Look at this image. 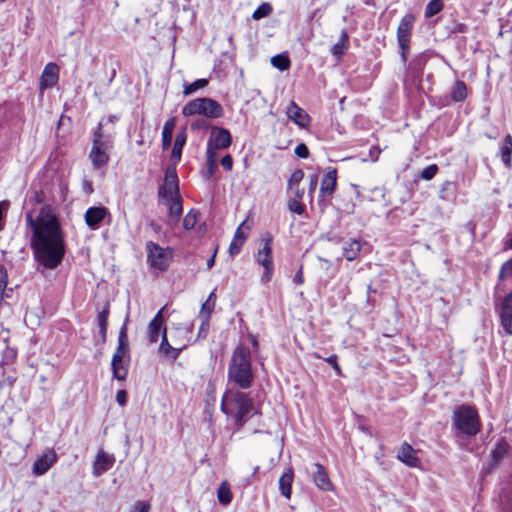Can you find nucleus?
<instances>
[{
	"mask_svg": "<svg viewBox=\"0 0 512 512\" xmlns=\"http://www.w3.org/2000/svg\"><path fill=\"white\" fill-rule=\"evenodd\" d=\"M231 134L227 129L215 127L211 130L208 144L218 148L226 149L231 145Z\"/></svg>",
	"mask_w": 512,
	"mask_h": 512,
	"instance_id": "a211bd4d",
	"label": "nucleus"
},
{
	"mask_svg": "<svg viewBox=\"0 0 512 512\" xmlns=\"http://www.w3.org/2000/svg\"><path fill=\"white\" fill-rule=\"evenodd\" d=\"M304 173L301 169L295 170L288 180V189L292 191L295 198L302 199L304 190L300 188V182L303 180Z\"/></svg>",
	"mask_w": 512,
	"mask_h": 512,
	"instance_id": "bb28decb",
	"label": "nucleus"
},
{
	"mask_svg": "<svg viewBox=\"0 0 512 512\" xmlns=\"http://www.w3.org/2000/svg\"><path fill=\"white\" fill-rule=\"evenodd\" d=\"M109 216V211L104 206H93L89 207L84 215L86 225L91 230H97L100 228L101 222Z\"/></svg>",
	"mask_w": 512,
	"mask_h": 512,
	"instance_id": "f8f14e48",
	"label": "nucleus"
},
{
	"mask_svg": "<svg viewBox=\"0 0 512 512\" xmlns=\"http://www.w3.org/2000/svg\"><path fill=\"white\" fill-rule=\"evenodd\" d=\"M7 286V271L6 268L0 264V293L4 294Z\"/></svg>",
	"mask_w": 512,
	"mask_h": 512,
	"instance_id": "5fc2aeb1",
	"label": "nucleus"
},
{
	"mask_svg": "<svg viewBox=\"0 0 512 512\" xmlns=\"http://www.w3.org/2000/svg\"><path fill=\"white\" fill-rule=\"evenodd\" d=\"M498 507L500 512H512V479L501 487Z\"/></svg>",
	"mask_w": 512,
	"mask_h": 512,
	"instance_id": "4be33fe9",
	"label": "nucleus"
},
{
	"mask_svg": "<svg viewBox=\"0 0 512 512\" xmlns=\"http://www.w3.org/2000/svg\"><path fill=\"white\" fill-rule=\"evenodd\" d=\"M164 183L178 186V176H177L176 168L174 166L167 167L165 176H164Z\"/></svg>",
	"mask_w": 512,
	"mask_h": 512,
	"instance_id": "a18cd8bd",
	"label": "nucleus"
},
{
	"mask_svg": "<svg viewBox=\"0 0 512 512\" xmlns=\"http://www.w3.org/2000/svg\"><path fill=\"white\" fill-rule=\"evenodd\" d=\"M57 461V455L54 450L45 451L36 459L33 464L32 472L37 476L44 475Z\"/></svg>",
	"mask_w": 512,
	"mask_h": 512,
	"instance_id": "ddd939ff",
	"label": "nucleus"
},
{
	"mask_svg": "<svg viewBox=\"0 0 512 512\" xmlns=\"http://www.w3.org/2000/svg\"><path fill=\"white\" fill-rule=\"evenodd\" d=\"M184 116L202 115L207 118H219L223 115V107L212 98H197L189 101L182 109Z\"/></svg>",
	"mask_w": 512,
	"mask_h": 512,
	"instance_id": "423d86ee",
	"label": "nucleus"
},
{
	"mask_svg": "<svg viewBox=\"0 0 512 512\" xmlns=\"http://www.w3.org/2000/svg\"><path fill=\"white\" fill-rule=\"evenodd\" d=\"M217 498L222 505H228L231 503L233 495L230 486L226 481L220 484L217 490Z\"/></svg>",
	"mask_w": 512,
	"mask_h": 512,
	"instance_id": "c9c22d12",
	"label": "nucleus"
},
{
	"mask_svg": "<svg viewBox=\"0 0 512 512\" xmlns=\"http://www.w3.org/2000/svg\"><path fill=\"white\" fill-rule=\"evenodd\" d=\"M26 225L31 233L34 260L45 269L57 268L66 252L64 232L57 217L46 209H42L36 218L28 212Z\"/></svg>",
	"mask_w": 512,
	"mask_h": 512,
	"instance_id": "f257e3e1",
	"label": "nucleus"
},
{
	"mask_svg": "<svg viewBox=\"0 0 512 512\" xmlns=\"http://www.w3.org/2000/svg\"><path fill=\"white\" fill-rule=\"evenodd\" d=\"M147 261L149 265L158 271H166L172 261L173 251L168 247H161L152 241L146 244Z\"/></svg>",
	"mask_w": 512,
	"mask_h": 512,
	"instance_id": "0eeeda50",
	"label": "nucleus"
},
{
	"mask_svg": "<svg viewBox=\"0 0 512 512\" xmlns=\"http://www.w3.org/2000/svg\"><path fill=\"white\" fill-rule=\"evenodd\" d=\"M219 149L207 143L206 150V162H215L218 160V151Z\"/></svg>",
	"mask_w": 512,
	"mask_h": 512,
	"instance_id": "603ef678",
	"label": "nucleus"
},
{
	"mask_svg": "<svg viewBox=\"0 0 512 512\" xmlns=\"http://www.w3.org/2000/svg\"><path fill=\"white\" fill-rule=\"evenodd\" d=\"M337 359H338V358H337V355L332 354V355H330L329 357H327V358L325 359V361H326L327 363H329L331 366H333L334 364H336V363H337Z\"/></svg>",
	"mask_w": 512,
	"mask_h": 512,
	"instance_id": "e2e57ef3",
	"label": "nucleus"
},
{
	"mask_svg": "<svg viewBox=\"0 0 512 512\" xmlns=\"http://www.w3.org/2000/svg\"><path fill=\"white\" fill-rule=\"evenodd\" d=\"M299 199H290L288 201V209L293 212V213H296L298 215H301L303 214L304 210H305V207L303 204H301L299 201Z\"/></svg>",
	"mask_w": 512,
	"mask_h": 512,
	"instance_id": "8fccbe9b",
	"label": "nucleus"
},
{
	"mask_svg": "<svg viewBox=\"0 0 512 512\" xmlns=\"http://www.w3.org/2000/svg\"><path fill=\"white\" fill-rule=\"evenodd\" d=\"M201 320V325H200V328H199V336L203 333L204 336L207 334L208 332V329H209V321H204V319H200Z\"/></svg>",
	"mask_w": 512,
	"mask_h": 512,
	"instance_id": "680f3d73",
	"label": "nucleus"
},
{
	"mask_svg": "<svg viewBox=\"0 0 512 512\" xmlns=\"http://www.w3.org/2000/svg\"><path fill=\"white\" fill-rule=\"evenodd\" d=\"M511 276H512V258L502 264L498 277L500 280H504Z\"/></svg>",
	"mask_w": 512,
	"mask_h": 512,
	"instance_id": "de8ad7c7",
	"label": "nucleus"
},
{
	"mask_svg": "<svg viewBox=\"0 0 512 512\" xmlns=\"http://www.w3.org/2000/svg\"><path fill=\"white\" fill-rule=\"evenodd\" d=\"M500 157L507 169L512 167V137L506 135L500 148Z\"/></svg>",
	"mask_w": 512,
	"mask_h": 512,
	"instance_id": "cd10ccee",
	"label": "nucleus"
},
{
	"mask_svg": "<svg viewBox=\"0 0 512 512\" xmlns=\"http://www.w3.org/2000/svg\"><path fill=\"white\" fill-rule=\"evenodd\" d=\"M59 66L56 63H48L41 74L40 78V90H46L57 84L59 80Z\"/></svg>",
	"mask_w": 512,
	"mask_h": 512,
	"instance_id": "2eb2a0df",
	"label": "nucleus"
},
{
	"mask_svg": "<svg viewBox=\"0 0 512 512\" xmlns=\"http://www.w3.org/2000/svg\"><path fill=\"white\" fill-rule=\"evenodd\" d=\"M215 302H216V293L215 291H212L208 299L202 304L200 312H199V319H204V321H209L211 314L215 308Z\"/></svg>",
	"mask_w": 512,
	"mask_h": 512,
	"instance_id": "473e14b6",
	"label": "nucleus"
},
{
	"mask_svg": "<svg viewBox=\"0 0 512 512\" xmlns=\"http://www.w3.org/2000/svg\"><path fill=\"white\" fill-rule=\"evenodd\" d=\"M443 9L442 0H431L425 9V16L432 17L438 14Z\"/></svg>",
	"mask_w": 512,
	"mask_h": 512,
	"instance_id": "79ce46f5",
	"label": "nucleus"
},
{
	"mask_svg": "<svg viewBox=\"0 0 512 512\" xmlns=\"http://www.w3.org/2000/svg\"><path fill=\"white\" fill-rule=\"evenodd\" d=\"M244 229H246L247 231L250 230V227L245 225V221H243L237 227L233 239L229 245V254L231 256H235L240 252L242 246L244 245L247 239L248 232H245Z\"/></svg>",
	"mask_w": 512,
	"mask_h": 512,
	"instance_id": "aec40b11",
	"label": "nucleus"
},
{
	"mask_svg": "<svg viewBox=\"0 0 512 512\" xmlns=\"http://www.w3.org/2000/svg\"><path fill=\"white\" fill-rule=\"evenodd\" d=\"M317 184H318V175L317 174H312L309 177V187H308V196L311 199H312L313 194H314V192L316 190Z\"/></svg>",
	"mask_w": 512,
	"mask_h": 512,
	"instance_id": "864d4df0",
	"label": "nucleus"
},
{
	"mask_svg": "<svg viewBox=\"0 0 512 512\" xmlns=\"http://www.w3.org/2000/svg\"><path fill=\"white\" fill-rule=\"evenodd\" d=\"M158 196L162 202L170 201L176 197H180L179 186L163 183V185L160 186V188H159Z\"/></svg>",
	"mask_w": 512,
	"mask_h": 512,
	"instance_id": "2f4dec72",
	"label": "nucleus"
},
{
	"mask_svg": "<svg viewBox=\"0 0 512 512\" xmlns=\"http://www.w3.org/2000/svg\"><path fill=\"white\" fill-rule=\"evenodd\" d=\"M188 334L189 331L186 328H175L171 334L173 343L175 344V341H185L188 344Z\"/></svg>",
	"mask_w": 512,
	"mask_h": 512,
	"instance_id": "49530a36",
	"label": "nucleus"
},
{
	"mask_svg": "<svg viewBox=\"0 0 512 512\" xmlns=\"http://www.w3.org/2000/svg\"><path fill=\"white\" fill-rule=\"evenodd\" d=\"M115 462V457L112 454L99 450L96 454L95 461L93 463V475L96 477L101 476L112 468Z\"/></svg>",
	"mask_w": 512,
	"mask_h": 512,
	"instance_id": "dca6fc26",
	"label": "nucleus"
},
{
	"mask_svg": "<svg viewBox=\"0 0 512 512\" xmlns=\"http://www.w3.org/2000/svg\"><path fill=\"white\" fill-rule=\"evenodd\" d=\"M295 154L300 158L306 159L309 156V150L305 144L301 143L296 146Z\"/></svg>",
	"mask_w": 512,
	"mask_h": 512,
	"instance_id": "4d7b16f0",
	"label": "nucleus"
},
{
	"mask_svg": "<svg viewBox=\"0 0 512 512\" xmlns=\"http://www.w3.org/2000/svg\"><path fill=\"white\" fill-rule=\"evenodd\" d=\"M273 11L270 3H262L252 14L254 20H260L264 17L269 16Z\"/></svg>",
	"mask_w": 512,
	"mask_h": 512,
	"instance_id": "a19ab883",
	"label": "nucleus"
},
{
	"mask_svg": "<svg viewBox=\"0 0 512 512\" xmlns=\"http://www.w3.org/2000/svg\"><path fill=\"white\" fill-rule=\"evenodd\" d=\"M453 426L466 436L479 433L481 425L475 408L469 405H460L453 411Z\"/></svg>",
	"mask_w": 512,
	"mask_h": 512,
	"instance_id": "39448f33",
	"label": "nucleus"
},
{
	"mask_svg": "<svg viewBox=\"0 0 512 512\" xmlns=\"http://www.w3.org/2000/svg\"><path fill=\"white\" fill-rule=\"evenodd\" d=\"M337 185L336 169H330L324 175L320 185V195H332Z\"/></svg>",
	"mask_w": 512,
	"mask_h": 512,
	"instance_id": "393cba45",
	"label": "nucleus"
},
{
	"mask_svg": "<svg viewBox=\"0 0 512 512\" xmlns=\"http://www.w3.org/2000/svg\"><path fill=\"white\" fill-rule=\"evenodd\" d=\"M221 410L231 416L237 424L242 425L253 410V401L244 392L229 390L222 397Z\"/></svg>",
	"mask_w": 512,
	"mask_h": 512,
	"instance_id": "7ed1b4c3",
	"label": "nucleus"
},
{
	"mask_svg": "<svg viewBox=\"0 0 512 512\" xmlns=\"http://www.w3.org/2000/svg\"><path fill=\"white\" fill-rule=\"evenodd\" d=\"M215 258H216V250L211 255V257L207 260V267L212 268L215 264Z\"/></svg>",
	"mask_w": 512,
	"mask_h": 512,
	"instance_id": "69168bd1",
	"label": "nucleus"
},
{
	"mask_svg": "<svg viewBox=\"0 0 512 512\" xmlns=\"http://www.w3.org/2000/svg\"><path fill=\"white\" fill-rule=\"evenodd\" d=\"M455 184L453 182L447 181L442 186V192L449 190L451 187H454Z\"/></svg>",
	"mask_w": 512,
	"mask_h": 512,
	"instance_id": "338daca9",
	"label": "nucleus"
},
{
	"mask_svg": "<svg viewBox=\"0 0 512 512\" xmlns=\"http://www.w3.org/2000/svg\"><path fill=\"white\" fill-rule=\"evenodd\" d=\"M187 133L185 129L179 131L176 135L174 145L171 152V158L175 162H179L181 159L182 149L186 143Z\"/></svg>",
	"mask_w": 512,
	"mask_h": 512,
	"instance_id": "c85d7f7f",
	"label": "nucleus"
},
{
	"mask_svg": "<svg viewBox=\"0 0 512 512\" xmlns=\"http://www.w3.org/2000/svg\"><path fill=\"white\" fill-rule=\"evenodd\" d=\"M295 281H296L298 284H302V283L304 282L303 273H302V269H301V268H300V269H299V271L296 273Z\"/></svg>",
	"mask_w": 512,
	"mask_h": 512,
	"instance_id": "0e129e2a",
	"label": "nucleus"
},
{
	"mask_svg": "<svg viewBox=\"0 0 512 512\" xmlns=\"http://www.w3.org/2000/svg\"><path fill=\"white\" fill-rule=\"evenodd\" d=\"M207 85H208L207 79H204V78L197 79L196 81L185 85L183 93H184V95H190V94L196 92L197 90L206 87Z\"/></svg>",
	"mask_w": 512,
	"mask_h": 512,
	"instance_id": "ea45409f",
	"label": "nucleus"
},
{
	"mask_svg": "<svg viewBox=\"0 0 512 512\" xmlns=\"http://www.w3.org/2000/svg\"><path fill=\"white\" fill-rule=\"evenodd\" d=\"M103 125V121H100L97 130L94 132L92 148L89 154L93 167L96 169L108 163V151L113 146L112 132L104 133Z\"/></svg>",
	"mask_w": 512,
	"mask_h": 512,
	"instance_id": "20e7f679",
	"label": "nucleus"
},
{
	"mask_svg": "<svg viewBox=\"0 0 512 512\" xmlns=\"http://www.w3.org/2000/svg\"><path fill=\"white\" fill-rule=\"evenodd\" d=\"M293 480H294L293 469L287 468V470L280 476L279 481H278L280 493L287 500L291 499Z\"/></svg>",
	"mask_w": 512,
	"mask_h": 512,
	"instance_id": "b1692460",
	"label": "nucleus"
},
{
	"mask_svg": "<svg viewBox=\"0 0 512 512\" xmlns=\"http://www.w3.org/2000/svg\"><path fill=\"white\" fill-rule=\"evenodd\" d=\"M249 338H250L251 344L256 348L258 346L257 338L252 334L249 335Z\"/></svg>",
	"mask_w": 512,
	"mask_h": 512,
	"instance_id": "774afa93",
	"label": "nucleus"
},
{
	"mask_svg": "<svg viewBox=\"0 0 512 512\" xmlns=\"http://www.w3.org/2000/svg\"><path fill=\"white\" fill-rule=\"evenodd\" d=\"M150 510V504L146 501H138L134 504L131 512H148Z\"/></svg>",
	"mask_w": 512,
	"mask_h": 512,
	"instance_id": "6e6d98bb",
	"label": "nucleus"
},
{
	"mask_svg": "<svg viewBox=\"0 0 512 512\" xmlns=\"http://www.w3.org/2000/svg\"><path fill=\"white\" fill-rule=\"evenodd\" d=\"M397 458L399 461L407 465L408 467H418L420 465V460L417 457L416 451L414 448L408 444L403 443L398 451Z\"/></svg>",
	"mask_w": 512,
	"mask_h": 512,
	"instance_id": "412c9836",
	"label": "nucleus"
},
{
	"mask_svg": "<svg viewBox=\"0 0 512 512\" xmlns=\"http://www.w3.org/2000/svg\"><path fill=\"white\" fill-rule=\"evenodd\" d=\"M229 381L241 389H248L253 382L251 352L248 347L239 344L233 351L228 367Z\"/></svg>",
	"mask_w": 512,
	"mask_h": 512,
	"instance_id": "f03ea898",
	"label": "nucleus"
},
{
	"mask_svg": "<svg viewBox=\"0 0 512 512\" xmlns=\"http://www.w3.org/2000/svg\"><path fill=\"white\" fill-rule=\"evenodd\" d=\"M437 172H438V166L436 164H431L422 170L421 178L429 181L434 178V176L437 174Z\"/></svg>",
	"mask_w": 512,
	"mask_h": 512,
	"instance_id": "09e8293b",
	"label": "nucleus"
},
{
	"mask_svg": "<svg viewBox=\"0 0 512 512\" xmlns=\"http://www.w3.org/2000/svg\"><path fill=\"white\" fill-rule=\"evenodd\" d=\"M108 316H109V305L106 304L104 308L98 312L97 322L100 330V336L103 342L106 341V333L108 326Z\"/></svg>",
	"mask_w": 512,
	"mask_h": 512,
	"instance_id": "f704fd0d",
	"label": "nucleus"
},
{
	"mask_svg": "<svg viewBox=\"0 0 512 512\" xmlns=\"http://www.w3.org/2000/svg\"><path fill=\"white\" fill-rule=\"evenodd\" d=\"M104 125H103V131L104 133L112 132V135L114 134V124L117 121V117L115 115H109L106 119H102Z\"/></svg>",
	"mask_w": 512,
	"mask_h": 512,
	"instance_id": "3c124183",
	"label": "nucleus"
},
{
	"mask_svg": "<svg viewBox=\"0 0 512 512\" xmlns=\"http://www.w3.org/2000/svg\"><path fill=\"white\" fill-rule=\"evenodd\" d=\"M176 120L175 118H170L167 120L163 126L162 130V148L164 150L168 149L172 142L173 131L175 128Z\"/></svg>",
	"mask_w": 512,
	"mask_h": 512,
	"instance_id": "72a5a7b5",
	"label": "nucleus"
},
{
	"mask_svg": "<svg viewBox=\"0 0 512 512\" xmlns=\"http://www.w3.org/2000/svg\"><path fill=\"white\" fill-rule=\"evenodd\" d=\"M271 64L280 71H285L290 67V60L287 56L280 54L271 58Z\"/></svg>",
	"mask_w": 512,
	"mask_h": 512,
	"instance_id": "58836bf2",
	"label": "nucleus"
},
{
	"mask_svg": "<svg viewBox=\"0 0 512 512\" xmlns=\"http://www.w3.org/2000/svg\"><path fill=\"white\" fill-rule=\"evenodd\" d=\"M343 255L348 261H353L358 258L361 251V243L358 240H350L343 246Z\"/></svg>",
	"mask_w": 512,
	"mask_h": 512,
	"instance_id": "7c9ffc66",
	"label": "nucleus"
},
{
	"mask_svg": "<svg viewBox=\"0 0 512 512\" xmlns=\"http://www.w3.org/2000/svg\"><path fill=\"white\" fill-rule=\"evenodd\" d=\"M313 471L311 473L314 484L318 489L322 491H332L334 486L329 479L327 470L320 463H315L313 465Z\"/></svg>",
	"mask_w": 512,
	"mask_h": 512,
	"instance_id": "f3484780",
	"label": "nucleus"
},
{
	"mask_svg": "<svg viewBox=\"0 0 512 512\" xmlns=\"http://www.w3.org/2000/svg\"><path fill=\"white\" fill-rule=\"evenodd\" d=\"M116 401L120 406H125L127 403V393L125 390H119L116 394Z\"/></svg>",
	"mask_w": 512,
	"mask_h": 512,
	"instance_id": "13d9d810",
	"label": "nucleus"
},
{
	"mask_svg": "<svg viewBox=\"0 0 512 512\" xmlns=\"http://www.w3.org/2000/svg\"><path fill=\"white\" fill-rule=\"evenodd\" d=\"M263 241V247L255 255V261L264 268L261 281L267 283L271 280L274 271V261L272 256V238L269 236Z\"/></svg>",
	"mask_w": 512,
	"mask_h": 512,
	"instance_id": "6e6552de",
	"label": "nucleus"
},
{
	"mask_svg": "<svg viewBox=\"0 0 512 512\" xmlns=\"http://www.w3.org/2000/svg\"><path fill=\"white\" fill-rule=\"evenodd\" d=\"M508 444L504 440H500L495 448L492 450L490 454V459L488 461V467L494 468L496 467L504 458V456L508 452Z\"/></svg>",
	"mask_w": 512,
	"mask_h": 512,
	"instance_id": "a878e982",
	"label": "nucleus"
},
{
	"mask_svg": "<svg viewBox=\"0 0 512 512\" xmlns=\"http://www.w3.org/2000/svg\"><path fill=\"white\" fill-rule=\"evenodd\" d=\"M221 165L224 169L226 170H231L232 169V166H233V159L230 155H225L222 159H221Z\"/></svg>",
	"mask_w": 512,
	"mask_h": 512,
	"instance_id": "bf43d9fd",
	"label": "nucleus"
},
{
	"mask_svg": "<svg viewBox=\"0 0 512 512\" xmlns=\"http://www.w3.org/2000/svg\"><path fill=\"white\" fill-rule=\"evenodd\" d=\"M414 16L406 14L400 21L397 28V41L401 48V58L405 62L407 59V52L409 50V43L411 39V31L414 24Z\"/></svg>",
	"mask_w": 512,
	"mask_h": 512,
	"instance_id": "1a4fd4ad",
	"label": "nucleus"
},
{
	"mask_svg": "<svg viewBox=\"0 0 512 512\" xmlns=\"http://www.w3.org/2000/svg\"><path fill=\"white\" fill-rule=\"evenodd\" d=\"M286 115L288 119L293 121L299 128H307L310 125V116L294 101L289 103L286 109Z\"/></svg>",
	"mask_w": 512,
	"mask_h": 512,
	"instance_id": "4468645a",
	"label": "nucleus"
},
{
	"mask_svg": "<svg viewBox=\"0 0 512 512\" xmlns=\"http://www.w3.org/2000/svg\"><path fill=\"white\" fill-rule=\"evenodd\" d=\"M467 97V86L461 81L457 80L451 92V98L455 102H462Z\"/></svg>",
	"mask_w": 512,
	"mask_h": 512,
	"instance_id": "e433bc0d",
	"label": "nucleus"
},
{
	"mask_svg": "<svg viewBox=\"0 0 512 512\" xmlns=\"http://www.w3.org/2000/svg\"><path fill=\"white\" fill-rule=\"evenodd\" d=\"M197 221H198V212L191 210L185 215V217L183 219V227L187 230H190V229L194 228Z\"/></svg>",
	"mask_w": 512,
	"mask_h": 512,
	"instance_id": "37998d69",
	"label": "nucleus"
},
{
	"mask_svg": "<svg viewBox=\"0 0 512 512\" xmlns=\"http://www.w3.org/2000/svg\"><path fill=\"white\" fill-rule=\"evenodd\" d=\"M187 346L185 341H175V346L171 345L168 342L166 329L163 330L162 340L160 344V352L172 360H175L179 357L180 352Z\"/></svg>",
	"mask_w": 512,
	"mask_h": 512,
	"instance_id": "6ab92c4d",
	"label": "nucleus"
},
{
	"mask_svg": "<svg viewBox=\"0 0 512 512\" xmlns=\"http://www.w3.org/2000/svg\"><path fill=\"white\" fill-rule=\"evenodd\" d=\"M164 307L161 308L148 325V337L150 342L155 343L159 339V335L165 328H163V313Z\"/></svg>",
	"mask_w": 512,
	"mask_h": 512,
	"instance_id": "5701e85b",
	"label": "nucleus"
},
{
	"mask_svg": "<svg viewBox=\"0 0 512 512\" xmlns=\"http://www.w3.org/2000/svg\"><path fill=\"white\" fill-rule=\"evenodd\" d=\"M116 351H122V352H129V345H128V336H127V326L126 322L123 324L119 331L118 336V346Z\"/></svg>",
	"mask_w": 512,
	"mask_h": 512,
	"instance_id": "4c0bfd02",
	"label": "nucleus"
},
{
	"mask_svg": "<svg viewBox=\"0 0 512 512\" xmlns=\"http://www.w3.org/2000/svg\"><path fill=\"white\" fill-rule=\"evenodd\" d=\"M206 166H207V174H208V177L212 176L216 169H217V163L215 162H206Z\"/></svg>",
	"mask_w": 512,
	"mask_h": 512,
	"instance_id": "052dcab7",
	"label": "nucleus"
},
{
	"mask_svg": "<svg viewBox=\"0 0 512 512\" xmlns=\"http://www.w3.org/2000/svg\"><path fill=\"white\" fill-rule=\"evenodd\" d=\"M163 203L169 206V208H168L169 217L171 218V220L174 223H177L182 214V211H183L181 196L176 197L170 201H163Z\"/></svg>",
	"mask_w": 512,
	"mask_h": 512,
	"instance_id": "c756f323",
	"label": "nucleus"
},
{
	"mask_svg": "<svg viewBox=\"0 0 512 512\" xmlns=\"http://www.w3.org/2000/svg\"><path fill=\"white\" fill-rule=\"evenodd\" d=\"M129 352L115 351L112 357L113 377L117 380H125L128 374Z\"/></svg>",
	"mask_w": 512,
	"mask_h": 512,
	"instance_id": "9b49d317",
	"label": "nucleus"
},
{
	"mask_svg": "<svg viewBox=\"0 0 512 512\" xmlns=\"http://www.w3.org/2000/svg\"><path fill=\"white\" fill-rule=\"evenodd\" d=\"M497 313L504 332L512 335V291L503 298L497 308Z\"/></svg>",
	"mask_w": 512,
	"mask_h": 512,
	"instance_id": "9d476101",
	"label": "nucleus"
},
{
	"mask_svg": "<svg viewBox=\"0 0 512 512\" xmlns=\"http://www.w3.org/2000/svg\"><path fill=\"white\" fill-rule=\"evenodd\" d=\"M348 41V36L343 33L341 39L332 46L331 52L334 56L340 57L344 53L345 44Z\"/></svg>",
	"mask_w": 512,
	"mask_h": 512,
	"instance_id": "c03bdc74",
	"label": "nucleus"
}]
</instances>
